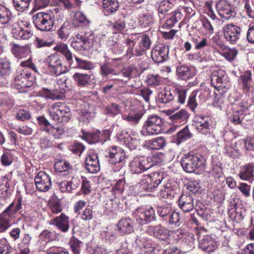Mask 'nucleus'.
<instances>
[{
  "mask_svg": "<svg viewBox=\"0 0 254 254\" xmlns=\"http://www.w3.org/2000/svg\"><path fill=\"white\" fill-rule=\"evenodd\" d=\"M125 44L127 46L125 56L128 59H131L134 56L138 57L142 55V51L139 47L136 45L134 49L135 42L130 39L126 40Z\"/></svg>",
  "mask_w": 254,
  "mask_h": 254,
  "instance_id": "obj_25",
  "label": "nucleus"
},
{
  "mask_svg": "<svg viewBox=\"0 0 254 254\" xmlns=\"http://www.w3.org/2000/svg\"><path fill=\"white\" fill-rule=\"evenodd\" d=\"M176 72L178 77L182 80H187L193 76L191 68L187 65L178 66Z\"/></svg>",
  "mask_w": 254,
  "mask_h": 254,
  "instance_id": "obj_32",
  "label": "nucleus"
},
{
  "mask_svg": "<svg viewBox=\"0 0 254 254\" xmlns=\"http://www.w3.org/2000/svg\"><path fill=\"white\" fill-rule=\"evenodd\" d=\"M245 148L246 153L254 158V137H249L245 140Z\"/></svg>",
  "mask_w": 254,
  "mask_h": 254,
  "instance_id": "obj_51",
  "label": "nucleus"
},
{
  "mask_svg": "<svg viewBox=\"0 0 254 254\" xmlns=\"http://www.w3.org/2000/svg\"><path fill=\"white\" fill-rule=\"evenodd\" d=\"M120 107L117 104L112 103L107 107L106 113L109 116L114 117L121 113Z\"/></svg>",
  "mask_w": 254,
  "mask_h": 254,
  "instance_id": "obj_60",
  "label": "nucleus"
},
{
  "mask_svg": "<svg viewBox=\"0 0 254 254\" xmlns=\"http://www.w3.org/2000/svg\"><path fill=\"white\" fill-rule=\"evenodd\" d=\"M163 119L156 115L148 116L141 133L143 135L158 134L163 131Z\"/></svg>",
  "mask_w": 254,
  "mask_h": 254,
  "instance_id": "obj_5",
  "label": "nucleus"
},
{
  "mask_svg": "<svg viewBox=\"0 0 254 254\" xmlns=\"http://www.w3.org/2000/svg\"><path fill=\"white\" fill-rule=\"evenodd\" d=\"M239 177L243 180L254 179V163L250 162L242 166L239 173Z\"/></svg>",
  "mask_w": 254,
  "mask_h": 254,
  "instance_id": "obj_24",
  "label": "nucleus"
},
{
  "mask_svg": "<svg viewBox=\"0 0 254 254\" xmlns=\"http://www.w3.org/2000/svg\"><path fill=\"white\" fill-rule=\"evenodd\" d=\"M141 251L144 254H160L159 249L155 248L151 243H147L142 248Z\"/></svg>",
  "mask_w": 254,
  "mask_h": 254,
  "instance_id": "obj_64",
  "label": "nucleus"
},
{
  "mask_svg": "<svg viewBox=\"0 0 254 254\" xmlns=\"http://www.w3.org/2000/svg\"><path fill=\"white\" fill-rule=\"evenodd\" d=\"M184 170L189 173H202L205 170V161L201 156L189 153L184 155L181 160Z\"/></svg>",
  "mask_w": 254,
  "mask_h": 254,
  "instance_id": "obj_2",
  "label": "nucleus"
},
{
  "mask_svg": "<svg viewBox=\"0 0 254 254\" xmlns=\"http://www.w3.org/2000/svg\"><path fill=\"white\" fill-rule=\"evenodd\" d=\"M242 29L234 24L225 25L222 29L224 38L231 44H235L240 38Z\"/></svg>",
  "mask_w": 254,
  "mask_h": 254,
  "instance_id": "obj_12",
  "label": "nucleus"
},
{
  "mask_svg": "<svg viewBox=\"0 0 254 254\" xmlns=\"http://www.w3.org/2000/svg\"><path fill=\"white\" fill-rule=\"evenodd\" d=\"M148 180H151V185L154 184V187L156 188L164 179V174L163 172H155L149 175L146 176Z\"/></svg>",
  "mask_w": 254,
  "mask_h": 254,
  "instance_id": "obj_44",
  "label": "nucleus"
},
{
  "mask_svg": "<svg viewBox=\"0 0 254 254\" xmlns=\"http://www.w3.org/2000/svg\"><path fill=\"white\" fill-rule=\"evenodd\" d=\"M37 120L41 130L51 133L53 126L44 116L38 117Z\"/></svg>",
  "mask_w": 254,
  "mask_h": 254,
  "instance_id": "obj_47",
  "label": "nucleus"
},
{
  "mask_svg": "<svg viewBox=\"0 0 254 254\" xmlns=\"http://www.w3.org/2000/svg\"><path fill=\"white\" fill-rule=\"evenodd\" d=\"M136 222L143 225L156 220L155 210L152 207L147 208L138 207L132 213Z\"/></svg>",
  "mask_w": 254,
  "mask_h": 254,
  "instance_id": "obj_7",
  "label": "nucleus"
},
{
  "mask_svg": "<svg viewBox=\"0 0 254 254\" xmlns=\"http://www.w3.org/2000/svg\"><path fill=\"white\" fill-rule=\"evenodd\" d=\"M51 118L57 123H67L70 119V109L64 102H57L49 109Z\"/></svg>",
  "mask_w": 254,
  "mask_h": 254,
  "instance_id": "obj_4",
  "label": "nucleus"
},
{
  "mask_svg": "<svg viewBox=\"0 0 254 254\" xmlns=\"http://www.w3.org/2000/svg\"><path fill=\"white\" fill-rule=\"evenodd\" d=\"M119 7V2L117 0H103V9L106 15L115 12Z\"/></svg>",
  "mask_w": 254,
  "mask_h": 254,
  "instance_id": "obj_30",
  "label": "nucleus"
},
{
  "mask_svg": "<svg viewBox=\"0 0 254 254\" xmlns=\"http://www.w3.org/2000/svg\"><path fill=\"white\" fill-rule=\"evenodd\" d=\"M150 182L151 180H148L147 178H146V176H144V178L142 179L141 182L140 183L139 187L140 190L141 191H153L156 188L154 187V184H153V185L152 184L151 185Z\"/></svg>",
  "mask_w": 254,
  "mask_h": 254,
  "instance_id": "obj_59",
  "label": "nucleus"
},
{
  "mask_svg": "<svg viewBox=\"0 0 254 254\" xmlns=\"http://www.w3.org/2000/svg\"><path fill=\"white\" fill-rule=\"evenodd\" d=\"M118 138L122 141H123L126 146L130 150H134L136 148L139 144V139L137 135L135 133L128 134L127 132L125 133H120L117 135Z\"/></svg>",
  "mask_w": 254,
  "mask_h": 254,
  "instance_id": "obj_18",
  "label": "nucleus"
},
{
  "mask_svg": "<svg viewBox=\"0 0 254 254\" xmlns=\"http://www.w3.org/2000/svg\"><path fill=\"white\" fill-rule=\"evenodd\" d=\"M35 77L31 73L24 71H19L14 78V84L17 89L32 87L35 81Z\"/></svg>",
  "mask_w": 254,
  "mask_h": 254,
  "instance_id": "obj_10",
  "label": "nucleus"
},
{
  "mask_svg": "<svg viewBox=\"0 0 254 254\" xmlns=\"http://www.w3.org/2000/svg\"><path fill=\"white\" fill-rule=\"evenodd\" d=\"M157 212L164 220H167L171 213V208L167 206H158L157 208Z\"/></svg>",
  "mask_w": 254,
  "mask_h": 254,
  "instance_id": "obj_63",
  "label": "nucleus"
},
{
  "mask_svg": "<svg viewBox=\"0 0 254 254\" xmlns=\"http://www.w3.org/2000/svg\"><path fill=\"white\" fill-rule=\"evenodd\" d=\"M198 93V91L194 90L189 97L187 106L192 112H194L200 102L199 96H197Z\"/></svg>",
  "mask_w": 254,
  "mask_h": 254,
  "instance_id": "obj_41",
  "label": "nucleus"
},
{
  "mask_svg": "<svg viewBox=\"0 0 254 254\" xmlns=\"http://www.w3.org/2000/svg\"><path fill=\"white\" fill-rule=\"evenodd\" d=\"M110 136V131L105 130L102 134L99 130L92 132H83L84 138L89 143H96L101 142L103 143L108 139Z\"/></svg>",
  "mask_w": 254,
  "mask_h": 254,
  "instance_id": "obj_17",
  "label": "nucleus"
},
{
  "mask_svg": "<svg viewBox=\"0 0 254 254\" xmlns=\"http://www.w3.org/2000/svg\"><path fill=\"white\" fill-rule=\"evenodd\" d=\"M10 63L7 59L0 60V74L2 75L8 74L10 70Z\"/></svg>",
  "mask_w": 254,
  "mask_h": 254,
  "instance_id": "obj_61",
  "label": "nucleus"
},
{
  "mask_svg": "<svg viewBox=\"0 0 254 254\" xmlns=\"http://www.w3.org/2000/svg\"><path fill=\"white\" fill-rule=\"evenodd\" d=\"M209 174L212 175L215 178H219L222 173L221 164L219 162H215L213 160L212 162V168L208 172Z\"/></svg>",
  "mask_w": 254,
  "mask_h": 254,
  "instance_id": "obj_55",
  "label": "nucleus"
},
{
  "mask_svg": "<svg viewBox=\"0 0 254 254\" xmlns=\"http://www.w3.org/2000/svg\"><path fill=\"white\" fill-rule=\"evenodd\" d=\"M72 27L73 26L69 21H65L58 31L59 37L64 41H65L68 38Z\"/></svg>",
  "mask_w": 254,
  "mask_h": 254,
  "instance_id": "obj_36",
  "label": "nucleus"
},
{
  "mask_svg": "<svg viewBox=\"0 0 254 254\" xmlns=\"http://www.w3.org/2000/svg\"><path fill=\"white\" fill-rule=\"evenodd\" d=\"M134 70L135 69L132 65L126 66L122 68L118 73H119V75L121 74L125 78L127 79V80L126 81V82H127V80L132 77V74Z\"/></svg>",
  "mask_w": 254,
  "mask_h": 254,
  "instance_id": "obj_57",
  "label": "nucleus"
},
{
  "mask_svg": "<svg viewBox=\"0 0 254 254\" xmlns=\"http://www.w3.org/2000/svg\"><path fill=\"white\" fill-rule=\"evenodd\" d=\"M81 243L79 240L75 237H72L69 241L70 248L74 254H79L80 253V245Z\"/></svg>",
  "mask_w": 254,
  "mask_h": 254,
  "instance_id": "obj_62",
  "label": "nucleus"
},
{
  "mask_svg": "<svg viewBox=\"0 0 254 254\" xmlns=\"http://www.w3.org/2000/svg\"><path fill=\"white\" fill-rule=\"evenodd\" d=\"M217 12L221 18L229 19L236 14L232 6L226 0H219L215 3Z\"/></svg>",
  "mask_w": 254,
  "mask_h": 254,
  "instance_id": "obj_13",
  "label": "nucleus"
},
{
  "mask_svg": "<svg viewBox=\"0 0 254 254\" xmlns=\"http://www.w3.org/2000/svg\"><path fill=\"white\" fill-rule=\"evenodd\" d=\"M183 17V14L180 11H175L170 15H168L166 22L163 25L162 28L167 29H171L173 26L181 20Z\"/></svg>",
  "mask_w": 254,
  "mask_h": 254,
  "instance_id": "obj_27",
  "label": "nucleus"
},
{
  "mask_svg": "<svg viewBox=\"0 0 254 254\" xmlns=\"http://www.w3.org/2000/svg\"><path fill=\"white\" fill-rule=\"evenodd\" d=\"M117 227L121 234H128L134 231L133 221L129 217L121 219L117 224Z\"/></svg>",
  "mask_w": 254,
  "mask_h": 254,
  "instance_id": "obj_23",
  "label": "nucleus"
},
{
  "mask_svg": "<svg viewBox=\"0 0 254 254\" xmlns=\"http://www.w3.org/2000/svg\"><path fill=\"white\" fill-rule=\"evenodd\" d=\"M10 11L4 5L0 4V23L6 24L11 19Z\"/></svg>",
  "mask_w": 254,
  "mask_h": 254,
  "instance_id": "obj_46",
  "label": "nucleus"
},
{
  "mask_svg": "<svg viewBox=\"0 0 254 254\" xmlns=\"http://www.w3.org/2000/svg\"><path fill=\"white\" fill-rule=\"evenodd\" d=\"M108 161L111 164L121 163L125 158L124 150L117 146H112L108 149V154L106 155Z\"/></svg>",
  "mask_w": 254,
  "mask_h": 254,
  "instance_id": "obj_15",
  "label": "nucleus"
},
{
  "mask_svg": "<svg viewBox=\"0 0 254 254\" xmlns=\"http://www.w3.org/2000/svg\"><path fill=\"white\" fill-rule=\"evenodd\" d=\"M50 224L56 226L62 232L66 233L69 228V218L64 214L62 213L59 216L52 219Z\"/></svg>",
  "mask_w": 254,
  "mask_h": 254,
  "instance_id": "obj_22",
  "label": "nucleus"
},
{
  "mask_svg": "<svg viewBox=\"0 0 254 254\" xmlns=\"http://www.w3.org/2000/svg\"><path fill=\"white\" fill-rule=\"evenodd\" d=\"M189 118L187 112L185 110H182L170 117L171 120L174 124L186 123Z\"/></svg>",
  "mask_w": 254,
  "mask_h": 254,
  "instance_id": "obj_43",
  "label": "nucleus"
},
{
  "mask_svg": "<svg viewBox=\"0 0 254 254\" xmlns=\"http://www.w3.org/2000/svg\"><path fill=\"white\" fill-rule=\"evenodd\" d=\"M168 220L170 225L179 226L183 223V219L179 213L174 211L170 213Z\"/></svg>",
  "mask_w": 254,
  "mask_h": 254,
  "instance_id": "obj_49",
  "label": "nucleus"
},
{
  "mask_svg": "<svg viewBox=\"0 0 254 254\" xmlns=\"http://www.w3.org/2000/svg\"><path fill=\"white\" fill-rule=\"evenodd\" d=\"M22 197H18L0 214V232H4L10 226L15 215L22 208Z\"/></svg>",
  "mask_w": 254,
  "mask_h": 254,
  "instance_id": "obj_3",
  "label": "nucleus"
},
{
  "mask_svg": "<svg viewBox=\"0 0 254 254\" xmlns=\"http://www.w3.org/2000/svg\"><path fill=\"white\" fill-rule=\"evenodd\" d=\"M72 77L79 87L86 86L91 79V75L79 72L75 73Z\"/></svg>",
  "mask_w": 254,
  "mask_h": 254,
  "instance_id": "obj_34",
  "label": "nucleus"
},
{
  "mask_svg": "<svg viewBox=\"0 0 254 254\" xmlns=\"http://www.w3.org/2000/svg\"><path fill=\"white\" fill-rule=\"evenodd\" d=\"M246 114L237 109L233 112L232 115L230 117V120L236 125L241 124L246 116Z\"/></svg>",
  "mask_w": 254,
  "mask_h": 254,
  "instance_id": "obj_48",
  "label": "nucleus"
},
{
  "mask_svg": "<svg viewBox=\"0 0 254 254\" xmlns=\"http://www.w3.org/2000/svg\"><path fill=\"white\" fill-rule=\"evenodd\" d=\"M200 247L206 252H213L217 248V244L209 236L204 237L199 243Z\"/></svg>",
  "mask_w": 254,
  "mask_h": 254,
  "instance_id": "obj_31",
  "label": "nucleus"
},
{
  "mask_svg": "<svg viewBox=\"0 0 254 254\" xmlns=\"http://www.w3.org/2000/svg\"><path fill=\"white\" fill-rule=\"evenodd\" d=\"M11 51L16 57H19L24 55L28 51L29 47L28 45L21 46L20 45L12 42L10 44Z\"/></svg>",
  "mask_w": 254,
  "mask_h": 254,
  "instance_id": "obj_37",
  "label": "nucleus"
},
{
  "mask_svg": "<svg viewBox=\"0 0 254 254\" xmlns=\"http://www.w3.org/2000/svg\"><path fill=\"white\" fill-rule=\"evenodd\" d=\"M187 89L181 88L167 87L158 95L159 102L170 105L178 103L184 104L186 102Z\"/></svg>",
  "mask_w": 254,
  "mask_h": 254,
  "instance_id": "obj_1",
  "label": "nucleus"
},
{
  "mask_svg": "<svg viewBox=\"0 0 254 254\" xmlns=\"http://www.w3.org/2000/svg\"><path fill=\"white\" fill-rule=\"evenodd\" d=\"M195 119L197 131L207 138L213 137V127L210 124V118L208 116L197 115Z\"/></svg>",
  "mask_w": 254,
  "mask_h": 254,
  "instance_id": "obj_9",
  "label": "nucleus"
},
{
  "mask_svg": "<svg viewBox=\"0 0 254 254\" xmlns=\"http://www.w3.org/2000/svg\"><path fill=\"white\" fill-rule=\"evenodd\" d=\"M46 62L48 65L49 70L52 75L58 76L65 73L62 61L58 55H51L47 58Z\"/></svg>",
  "mask_w": 254,
  "mask_h": 254,
  "instance_id": "obj_11",
  "label": "nucleus"
},
{
  "mask_svg": "<svg viewBox=\"0 0 254 254\" xmlns=\"http://www.w3.org/2000/svg\"><path fill=\"white\" fill-rule=\"evenodd\" d=\"M38 95L39 96L45 99L53 100L60 99L62 98L60 92L58 89L51 90L48 88H43L38 92Z\"/></svg>",
  "mask_w": 254,
  "mask_h": 254,
  "instance_id": "obj_28",
  "label": "nucleus"
},
{
  "mask_svg": "<svg viewBox=\"0 0 254 254\" xmlns=\"http://www.w3.org/2000/svg\"><path fill=\"white\" fill-rule=\"evenodd\" d=\"M161 81V77L157 74H149L146 79V83L150 86H157Z\"/></svg>",
  "mask_w": 254,
  "mask_h": 254,
  "instance_id": "obj_58",
  "label": "nucleus"
},
{
  "mask_svg": "<svg viewBox=\"0 0 254 254\" xmlns=\"http://www.w3.org/2000/svg\"><path fill=\"white\" fill-rule=\"evenodd\" d=\"M35 184L37 189L40 191H47L51 186L50 176L45 172H39L35 178Z\"/></svg>",
  "mask_w": 254,
  "mask_h": 254,
  "instance_id": "obj_16",
  "label": "nucleus"
},
{
  "mask_svg": "<svg viewBox=\"0 0 254 254\" xmlns=\"http://www.w3.org/2000/svg\"><path fill=\"white\" fill-rule=\"evenodd\" d=\"M85 167L86 170L90 173H96L100 171L99 160L96 153H90L87 156Z\"/></svg>",
  "mask_w": 254,
  "mask_h": 254,
  "instance_id": "obj_21",
  "label": "nucleus"
},
{
  "mask_svg": "<svg viewBox=\"0 0 254 254\" xmlns=\"http://www.w3.org/2000/svg\"><path fill=\"white\" fill-rule=\"evenodd\" d=\"M211 84L217 90L221 88H228L229 86V79L228 75L223 70L212 71L210 74Z\"/></svg>",
  "mask_w": 254,
  "mask_h": 254,
  "instance_id": "obj_8",
  "label": "nucleus"
},
{
  "mask_svg": "<svg viewBox=\"0 0 254 254\" xmlns=\"http://www.w3.org/2000/svg\"><path fill=\"white\" fill-rule=\"evenodd\" d=\"M252 73L250 70H246L244 74L240 76L241 86L243 92L248 94L250 92L252 87Z\"/></svg>",
  "mask_w": 254,
  "mask_h": 254,
  "instance_id": "obj_29",
  "label": "nucleus"
},
{
  "mask_svg": "<svg viewBox=\"0 0 254 254\" xmlns=\"http://www.w3.org/2000/svg\"><path fill=\"white\" fill-rule=\"evenodd\" d=\"M31 0H13L15 8L19 11H24L29 6Z\"/></svg>",
  "mask_w": 254,
  "mask_h": 254,
  "instance_id": "obj_53",
  "label": "nucleus"
},
{
  "mask_svg": "<svg viewBox=\"0 0 254 254\" xmlns=\"http://www.w3.org/2000/svg\"><path fill=\"white\" fill-rule=\"evenodd\" d=\"M56 50L61 53L66 59L69 64L73 62V56L71 52L69 50L67 45L65 44H61L55 47Z\"/></svg>",
  "mask_w": 254,
  "mask_h": 254,
  "instance_id": "obj_38",
  "label": "nucleus"
},
{
  "mask_svg": "<svg viewBox=\"0 0 254 254\" xmlns=\"http://www.w3.org/2000/svg\"><path fill=\"white\" fill-rule=\"evenodd\" d=\"M13 160V156L12 153L9 150L4 151L0 157V162L4 166L10 165Z\"/></svg>",
  "mask_w": 254,
  "mask_h": 254,
  "instance_id": "obj_54",
  "label": "nucleus"
},
{
  "mask_svg": "<svg viewBox=\"0 0 254 254\" xmlns=\"http://www.w3.org/2000/svg\"><path fill=\"white\" fill-rule=\"evenodd\" d=\"M154 237L161 240H165L169 237V231L161 225L150 227Z\"/></svg>",
  "mask_w": 254,
  "mask_h": 254,
  "instance_id": "obj_33",
  "label": "nucleus"
},
{
  "mask_svg": "<svg viewBox=\"0 0 254 254\" xmlns=\"http://www.w3.org/2000/svg\"><path fill=\"white\" fill-rule=\"evenodd\" d=\"M76 180L73 179L70 181H63L59 183V187L60 190L63 192H71L72 190H75L78 187V184L76 183Z\"/></svg>",
  "mask_w": 254,
  "mask_h": 254,
  "instance_id": "obj_39",
  "label": "nucleus"
},
{
  "mask_svg": "<svg viewBox=\"0 0 254 254\" xmlns=\"http://www.w3.org/2000/svg\"><path fill=\"white\" fill-rule=\"evenodd\" d=\"M143 116V114L139 112L137 113H129L127 114L122 115V118L131 124L136 125L138 123Z\"/></svg>",
  "mask_w": 254,
  "mask_h": 254,
  "instance_id": "obj_45",
  "label": "nucleus"
},
{
  "mask_svg": "<svg viewBox=\"0 0 254 254\" xmlns=\"http://www.w3.org/2000/svg\"><path fill=\"white\" fill-rule=\"evenodd\" d=\"M54 16L50 13L38 12L33 16V23L35 27L42 31H49L54 26Z\"/></svg>",
  "mask_w": 254,
  "mask_h": 254,
  "instance_id": "obj_6",
  "label": "nucleus"
},
{
  "mask_svg": "<svg viewBox=\"0 0 254 254\" xmlns=\"http://www.w3.org/2000/svg\"><path fill=\"white\" fill-rule=\"evenodd\" d=\"M150 168L146 157L134 159L130 164V169L133 173L139 174Z\"/></svg>",
  "mask_w": 254,
  "mask_h": 254,
  "instance_id": "obj_20",
  "label": "nucleus"
},
{
  "mask_svg": "<svg viewBox=\"0 0 254 254\" xmlns=\"http://www.w3.org/2000/svg\"><path fill=\"white\" fill-rule=\"evenodd\" d=\"M147 145L152 149L159 150L163 148L165 144V140L163 137H158L147 141Z\"/></svg>",
  "mask_w": 254,
  "mask_h": 254,
  "instance_id": "obj_42",
  "label": "nucleus"
},
{
  "mask_svg": "<svg viewBox=\"0 0 254 254\" xmlns=\"http://www.w3.org/2000/svg\"><path fill=\"white\" fill-rule=\"evenodd\" d=\"M32 35L31 30L27 29L24 30L20 27L16 29L14 32V36L17 39H22L23 40L29 39Z\"/></svg>",
  "mask_w": 254,
  "mask_h": 254,
  "instance_id": "obj_50",
  "label": "nucleus"
},
{
  "mask_svg": "<svg viewBox=\"0 0 254 254\" xmlns=\"http://www.w3.org/2000/svg\"><path fill=\"white\" fill-rule=\"evenodd\" d=\"M122 58H115L112 59L111 62H106L103 64H100V73L104 77H108L110 75H119V73H117L113 66L117 64H120L118 62L122 61Z\"/></svg>",
  "mask_w": 254,
  "mask_h": 254,
  "instance_id": "obj_19",
  "label": "nucleus"
},
{
  "mask_svg": "<svg viewBox=\"0 0 254 254\" xmlns=\"http://www.w3.org/2000/svg\"><path fill=\"white\" fill-rule=\"evenodd\" d=\"M126 24L124 17H120L112 24V28L116 33H121L126 28Z\"/></svg>",
  "mask_w": 254,
  "mask_h": 254,
  "instance_id": "obj_52",
  "label": "nucleus"
},
{
  "mask_svg": "<svg viewBox=\"0 0 254 254\" xmlns=\"http://www.w3.org/2000/svg\"><path fill=\"white\" fill-rule=\"evenodd\" d=\"M169 46L159 44L152 50L151 58L156 63H163L168 59Z\"/></svg>",
  "mask_w": 254,
  "mask_h": 254,
  "instance_id": "obj_14",
  "label": "nucleus"
},
{
  "mask_svg": "<svg viewBox=\"0 0 254 254\" xmlns=\"http://www.w3.org/2000/svg\"><path fill=\"white\" fill-rule=\"evenodd\" d=\"M88 23L89 21L82 12L77 11L74 14L73 19L72 20V25L74 27L80 25H86Z\"/></svg>",
  "mask_w": 254,
  "mask_h": 254,
  "instance_id": "obj_40",
  "label": "nucleus"
},
{
  "mask_svg": "<svg viewBox=\"0 0 254 254\" xmlns=\"http://www.w3.org/2000/svg\"><path fill=\"white\" fill-rule=\"evenodd\" d=\"M151 44V41L149 37L147 35H144L142 36L141 40L137 45L139 46L142 51V54H143L147 50L150 48Z\"/></svg>",
  "mask_w": 254,
  "mask_h": 254,
  "instance_id": "obj_56",
  "label": "nucleus"
},
{
  "mask_svg": "<svg viewBox=\"0 0 254 254\" xmlns=\"http://www.w3.org/2000/svg\"><path fill=\"white\" fill-rule=\"evenodd\" d=\"M192 133L190 131L188 126L180 130L177 134L176 142L178 145L191 138Z\"/></svg>",
  "mask_w": 254,
  "mask_h": 254,
  "instance_id": "obj_35",
  "label": "nucleus"
},
{
  "mask_svg": "<svg viewBox=\"0 0 254 254\" xmlns=\"http://www.w3.org/2000/svg\"><path fill=\"white\" fill-rule=\"evenodd\" d=\"M179 205L184 212H189L194 207L193 199L190 195L183 194L179 199Z\"/></svg>",
  "mask_w": 254,
  "mask_h": 254,
  "instance_id": "obj_26",
  "label": "nucleus"
}]
</instances>
